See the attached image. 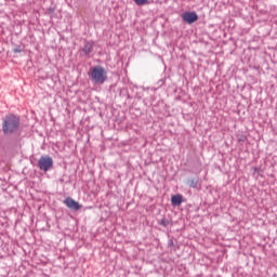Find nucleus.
Returning <instances> with one entry per match:
<instances>
[{
    "mask_svg": "<svg viewBox=\"0 0 277 277\" xmlns=\"http://www.w3.org/2000/svg\"><path fill=\"white\" fill-rule=\"evenodd\" d=\"M21 131V117L18 115L9 114L2 119L3 135H16Z\"/></svg>",
    "mask_w": 277,
    "mask_h": 277,
    "instance_id": "obj_1",
    "label": "nucleus"
},
{
    "mask_svg": "<svg viewBox=\"0 0 277 277\" xmlns=\"http://www.w3.org/2000/svg\"><path fill=\"white\" fill-rule=\"evenodd\" d=\"M89 77L95 83L103 84L105 81H107V71L103 67L96 66L92 68Z\"/></svg>",
    "mask_w": 277,
    "mask_h": 277,
    "instance_id": "obj_2",
    "label": "nucleus"
},
{
    "mask_svg": "<svg viewBox=\"0 0 277 277\" xmlns=\"http://www.w3.org/2000/svg\"><path fill=\"white\" fill-rule=\"evenodd\" d=\"M38 168L43 170V172H49L53 168V158L50 156H42L38 161Z\"/></svg>",
    "mask_w": 277,
    "mask_h": 277,
    "instance_id": "obj_3",
    "label": "nucleus"
},
{
    "mask_svg": "<svg viewBox=\"0 0 277 277\" xmlns=\"http://www.w3.org/2000/svg\"><path fill=\"white\" fill-rule=\"evenodd\" d=\"M183 21L192 25V23H196L198 21V14L196 12H186L182 15Z\"/></svg>",
    "mask_w": 277,
    "mask_h": 277,
    "instance_id": "obj_4",
    "label": "nucleus"
},
{
    "mask_svg": "<svg viewBox=\"0 0 277 277\" xmlns=\"http://www.w3.org/2000/svg\"><path fill=\"white\" fill-rule=\"evenodd\" d=\"M171 203L174 207H181L183 205V195H174L171 197Z\"/></svg>",
    "mask_w": 277,
    "mask_h": 277,
    "instance_id": "obj_5",
    "label": "nucleus"
},
{
    "mask_svg": "<svg viewBox=\"0 0 277 277\" xmlns=\"http://www.w3.org/2000/svg\"><path fill=\"white\" fill-rule=\"evenodd\" d=\"M82 51L85 55H90V53H92V51H94V43L93 42L84 43Z\"/></svg>",
    "mask_w": 277,
    "mask_h": 277,
    "instance_id": "obj_6",
    "label": "nucleus"
},
{
    "mask_svg": "<svg viewBox=\"0 0 277 277\" xmlns=\"http://www.w3.org/2000/svg\"><path fill=\"white\" fill-rule=\"evenodd\" d=\"M188 185H189V187H192L193 189H198V187H199L198 179L188 180Z\"/></svg>",
    "mask_w": 277,
    "mask_h": 277,
    "instance_id": "obj_7",
    "label": "nucleus"
},
{
    "mask_svg": "<svg viewBox=\"0 0 277 277\" xmlns=\"http://www.w3.org/2000/svg\"><path fill=\"white\" fill-rule=\"evenodd\" d=\"M70 209L74 211H79L81 209V206L79 202L75 201V199H70Z\"/></svg>",
    "mask_w": 277,
    "mask_h": 277,
    "instance_id": "obj_8",
    "label": "nucleus"
},
{
    "mask_svg": "<svg viewBox=\"0 0 277 277\" xmlns=\"http://www.w3.org/2000/svg\"><path fill=\"white\" fill-rule=\"evenodd\" d=\"M137 5H148L150 2L148 0H133Z\"/></svg>",
    "mask_w": 277,
    "mask_h": 277,
    "instance_id": "obj_9",
    "label": "nucleus"
},
{
    "mask_svg": "<svg viewBox=\"0 0 277 277\" xmlns=\"http://www.w3.org/2000/svg\"><path fill=\"white\" fill-rule=\"evenodd\" d=\"M23 51H24V48L22 45H16L13 49V53H23Z\"/></svg>",
    "mask_w": 277,
    "mask_h": 277,
    "instance_id": "obj_10",
    "label": "nucleus"
},
{
    "mask_svg": "<svg viewBox=\"0 0 277 277\" xmlns=\"http://www.w3.org/2000/svg\"><path fill=\"white\" fill-rule=\"evenodd\" d=\"M168 224H170V221H168V219H162L161 221H160V226H168Z\"/></svg>",
    "mask_w": 277,
    "mask_h": 277,
    "instance_id": "obj_11",
    "label": "nucleus"
},
{
    "mask_svg": "<svg viewBox=\"0 0 277 277\" xmlns=\"http://www.w3.org/2000/svg\"><path fill=\"white\" fill-rule=\"evenodd\" d=\"M64 203L66 205V207H68V209H70V197H67V198L64 200Z\"/></svg>",
    "mask_w": 277,
    "mask_h": 277,
    "instance_id": "obj_12",
    "label": "nucleus"
}]
</instances>
